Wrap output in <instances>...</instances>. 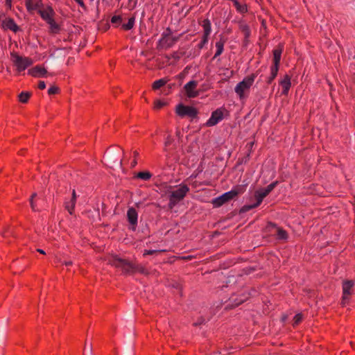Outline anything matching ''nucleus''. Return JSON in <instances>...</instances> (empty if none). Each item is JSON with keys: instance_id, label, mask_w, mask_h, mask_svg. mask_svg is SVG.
Returning <instances> with one entry per match:
<instances>
[{"instance_id": "4be33fe9", "label": "nucleus", "mask_w": 355, "mask_h": 355, "mask_svg": "<svg viewBox=\"0 0 355 355\" xmlns=\"http://www.w3.org/2000/svg\"><path fill=\"white\" fill-rule=\"evenodd\" d=\"M239 29L243 33L245 40L247 41L251 34V31H250V26L247 24L243 22V21H241L239 23Z\"/></svg>"}, {"instance_id": "a18cd8bd", "label": "nucleus", "mask_w": 355, "mask_h": 355, "mask_svg": "<svg viewBox=\"0 0 355 355\" xmlns=\"http://www.w3.org/2000/svg\"><path fill=\"white\" fill-rule=\"evenodd\" d=\"M76 191L73 189V191H72V197H71V200H73V201H76Z\"/></svg>"}, {"instance_id": "3c124183", "label": "nucleus", "mask_w": 355, "mask_h": 355, "mask_svg": "<svg viewBox=\"0 0 355 355\" xmlns=\"http://www.w3.org/2000/svg\"><path fill=\"white\" fill-rule=\"evenodd\" d=\"M196 177H197V175H196V174H192V175L190 176V178L193 179V178H196Z\"/></svg>"}, {"instance_id": "ddd939ff", "label": "nucleus", "mask_w": 355, "mask_h": 355, "mask_svg": "<svg viewBox=\"0 0 355 355\" xmlns=\"http://www.w3.org/2000/svg\"><path fill=\"white\" fill-rule=\"evenodd\" d=\"M198 82L191 80L188 82L184 87L187 96L189 98H196L199 95V92L196 90Z\"/></svg>"}, {"instance_id": "aec40b11", "label": "nucleus", "mask_w": 355, "mask_h": 355, "mask_svg": "<svg viewBox=\"0 0 355 355\" xmlns=\"http://www.w3.org/2000/svg\"><path fill=\"white\" fill-rule=\"evenodd\" d=\"M273 53V64L271 67H276L277 68H279V64L281 61L282 58V49L279 47L277 49H275L272 51Z\"/></svg>"}, {"instance_id": "c85d7f7f", "label": "nucleus", "mask_w": 355, "mask_h": 355, "mask_svg": "<svg viewBox=\"0 0 355 355\" xmlns=\"http://www.w3.org/2000/svg\"><path fill=\"white\" fill-rule=\"evenodd\" d=\"M76 201H73V200H70L69 201H66L65 205V209L69 211L70 214H73V211L75 208Z\"/></svg>"}, {"instance_id": "a211bd4d", "label": "nucleus", "mask_w": 355, "mask_h": 355, "mask_svg": "<svg viewBox=\"0 0 355 355\" xmlns=\"http://www.w3.org/2000/svg\"><path fill=\"white\" fill-rule=\"evenodd\" d=\"M279 85L282 87V94L287 95L291 87V76L286 74L284 78L279 81Z\"/></svg>"}, {"instance_id": "72a5a7b5", "label": "nucleus", "mask_w": 355, "mask_h": 355, "mask_svg": "<svg viewBox=\"0 0 355 355\" xmlns=\"http://www.w3.org/2000/svg\"><path fill=\"white\" fill-rule=\"evenodd\" d=\"M209 41V37H206V36H204L202 35V39H201V41L200 42V43L198 44V48L199 49H202L204 48V46H205V44H207Z\"/></svg>"}, {"instance_id": "39448f33", "label": "nucleus", "mask_w": 355, "mask_h": 355, "mask_svg": "<svg viewBox=\"0 0 355 355\" xmlns=\"http://www.w3.org/2000/svg\"><path fill=\"white\" fill-rule=\"evenodd\" d=\"M181 34L178 36L172 35V31L167 28L161 35L158 42V47L160 49H168L171 48L180 40Z\"/></svg>"}, {"instance_id": "9b49d317", "label": "nucleus", "mask_w": 355, "mask_h": 355, "mask_svg": "<svg viewBox=\"0 0 355 355\" xmlns=\"http://www.w3.org/2000/svg\"><path fill=\"white\" fill-rule=\"evenodd\" d=\"M25 6L28 13H38V10L43 8L42 0H25Z\"/></svg>"}, {"instance_id": "37998d69", "label": "nucleus", "mask_w": 355, "mask_h": 355, "mask_svg": "<svg viewBox=\"0 0 355 355\" xmlns=\"http://www.w3.org/2000/svg\"><path fill=\"white\" fill-rule=\"evenodd\" d=\"M38 88L40 89H44L46 88V84L44 81L40 80L38 83Z\"/></svg>"}, {"instance_id": "f8f14e48", "label": "nucleus", "mask_w": 355, "mask_h": 355, "mask_svg": "<svg viewBox=\"0 0 355 355\" xmlns=\"http://www.w3.org/2000/svg\"><path fill=\"white\" fill-rule=\"evenodd\" d=\"M266 196H267L261 189H258V190L255 191L254 195V198L255 199V202L250 204V205H245L243 207V209L245 211H249L250 209H254V208L259 207L261 204L263 200Z\"/></svg>"}, {"instance_id": "20e7f679", "label": "nucleus", "mask_w": 355, "mask_h": 355, "mask_svg": "<svg viewBox=\"0 0 355 355\" xmlns=\"http://www.w3.org/2000/svg\"><path fill=\"white\" fill-rule=\"evenodd\" d=\"M257 76V73H251L245 77L242 81L239 82L234 88L236 94L239 96L240 99H243L246 97L245 92L249 91L252 86L255 78Z\"/></svg>"}, {"instance_id": "bb28decb", "label": "nucleus", "mask_w": 355, "mask_h": 355, "mask_svg": "<svg viewBox=\"0 0 355 355\" xmlns=\"http://www.w3.org/2000/svg\"><path fill=\"white\" fill-rule=\"evenodd\" d=\"M135 23V17L132 16L128 19V23L122 24L121 27L125 31H130L134 27Z\"/></svg>"}, {"instance_id": "49530a36", "label": "nucleus", "mask_w": 355, "mask_h": 355, "mask_svg": "<svg viewBox=\"0 0 355 355\" xmlns=\"http://www.w3.org/2000/svg\"><path fill=\"white\" fill-rule=\"evenodd\" d=\"M137 164V159L134 158L132 162H131V166L135 167Z\"/></svg>"}, {"instance_id": "9d476101", "label": "nucleus", "mask_w": 355, "mask_h": 355, "mask_svg": "<svg viewBox=\"0 0 355 355\" xmlns=\"http://www.w3.org/2000/svg\"><path fill=\"white\" fill-rule=\"evenodd\" d=\"M267 229L269 231L272 232V230L275 231V236L278 240L286 241L288 239V234L286 230H283L281 227H279L276 225V224L273 223H268L267 225Z\"/></svg>"}, {"instance_id": "2f4dec72", "label": "nucleus", "mask_w": 355, "mask_h": 355, "mask_svg": "<svg viewBox=\"0 0 355 355\" xmlns=\"http://www.w3.org/2000/svg\"><path fill=\"white\" fill-rule=\"evenodd\" d=\"M30 96H31V94L28 92H22L19 95V100L20 102L25 103L28 101Z\"/></svg>"}, {"instance_id": "79ce46f5", "label": "nucleus", "mask_w": 355, "mask_h": 355, "mask_svg": "<svg viewBox=\"0 0 355 355\" xmlns=\"http://www.w3.org/2000/svg\"><path fill=\"white\" fill-rule=\"evenodd\" d=\"M81 8L85 9L86 6L83 0H74Z\"/></svg>"}, {"instance_id": "dca6fc26", "label": "nucleus", "mask_w": 355, "mask_h": 355, "mask_svg": "<svg viewBox=\"0 0 355 355\" xmlns=\"http://www.w3.org/2000/svg\"><path fill=\"white\" fill-rule=\"evenodd\" d=\"M184 53L180 51H174L171 54H166L164 56L166 65H175L179 60L183 56Z\"/></svg>"}, {"instance_id": "e433bc0d", "label": "nucleus", "mask_w": 355, "mask_h": 355, "mask_svg": "<svg viewBox=\"0 0 355 355\" xmlns=\"http://www.w3.org/2000/svg\"><path fill=\"white\" fill-rule=\"evenodd\" d=\"M58 90H59L58 87H57L55 86H51L48 89V94L49 95L55 94L58 92Z\"/></svg>"}, {"instance_id": "a878e982", "label": "nucleus", "mask_w": 355, "mask_h": 355, "mask_svg": "<svg viewBox=\"0 0 355 355\" xmlns=\"http://www.w3.org/2000/svg\"><path fill=\"white\" fill-rule=\"evenodd\" d=\"M46 23L49 26L50 32L52 33H57L60 31V27L58 24L55 21V19H51L49 21H46Z\"/></svg>"}, {"instance_id": "7ed1b4c3", "label": "nucleus", "mask_w": 355, "mask_h": 355, "mask_svg": "<svg viewBox=\"0 0 355 355\" xmlns=\"http://www.w3.org/2000/svg\"><path fill=\"white\" fill-rule=\"evenodd\" d=\"M245 191V188L241 185L234 187L231 191L225 192L218 198L213 199L212 204L214 207H218L225 202L234 199L237 196L242 194Z\"/></svg>"}, {"instance_id": "6e6552de", "label": "nucleus", "mask_w": 355, "mask_h": 355, "mask_svg": "<svg viewBox=\"0 0 355 355\" xmlns=\"http://www.w3.org/2000/svg\"><path fill=\"white\" fill-rule=\"evenodd\" d=\"M176 113L181 117H184L185 116H188L191 118H195L197 116L198 111L197 110L191 106L184 105L182 104H179L176 107Z\"/></svg>"}, {"instance_id": "473e14b6", "label": "nucleus", "mask_w": 355, "mask_h": 355, "mask_svg": "<svg viewBox=\"0 0 355 355\" xmlns=\"http://www.w3.org/2000/svg\"><path fill=\"white\" fill-rule=\"evenodd\" d=\"M122 21V17L120 15H114L111 18V23L115 24V27H117L119 24H121Z\"/></svg>"}, {"instance_id": "c03bdc74", "label": "nucleus", "mask_w": 355, "mask_h": 355, "mask_svg": "<svg viewBox=\"0 0 355 355\" xmlns=\"http://www.w3.org/2000/svg\"><path fill=\"white\" fill-rule=\"evenodd\" d=\"M6 6L10 9L12 8V0H6Z\"/></svg>"}, {"instance_id": "412c9836", "label": "nucleus", "mask_w": 355, "mask_h": 355, "mask_svg": "<svg viewBox=\"0 0 355 355\" xmlns=\"http://www.w3.org/2000/svg\"><path fill=\"white\" fill-rule=\"evenodd\" d=\"M201 25L203 28V35L209 37L211 33V24L210 20L205 19Z\"/></svg>"}, {"instance_id": "393cba45", "label": "nucleus", "mask_w": 355, "mask_h": 355, "mask_svg": "<svg viewBox=\"0 0 355 355\" xmlns=\"http://www.w3.org/2000/svg\"><path fill=\"white\" fill-rule=\"evenodd\" d=\"M279 68L275 67H270V74L266 79L268 85H270L274 79L277 77L278 73Z\"/></svg>"}, {"instance_id": "f03ea898", "label": "nucleus", "mask_w": 355, "mask_h": 355, "mask_svg": "<svg viewBox=\"0 0 355 355\" xmlns=\"http://www.w3.org/2000/svg\"><path fill=\"white\" fill-rule=\"evenodd\" d=\"M168 191V206L170 208L174 207L178 203L182 200L189 191V187L185 184H180Z\"/></svg>"}, {"instance_id": "f3484780", "label": "nucleus", "mask_w": 355, "mask_h": 355, "mask_svg": "<svg viewBox=\"0 0 355 355\" xmlns=\"http://www.w3.org/2000/svg\"><path fill=\"white\" fill-rule=\"evenodd\" d=\"M47 73L46 69L40 65H36L28 71V74L37 78L46 77Z\"/></svg>"}, {"instance_id": "de8ad7c7", "label": "nucleus", "mask_w": 355, "mask_h": 355, "mask_svg": "<svg viewBox=\"0 0 355 355\" xmlns=\"http://www.w3.org/2000/svg\"><path fill=\"white\" fill-rule=\"evenodd\" d=\"M133 156H134V158L137 159V157L139 156V153L137 150H135L133 152Z\"/></svg>"}, {"instance_id": "58836bf2", "label": "nucleus", "mask_w": 355, "mask_h": 355, "mask_svg": "<svg viewBox=\"0 0 355 355\" xmlns=\"http://www.w3.org/2000/svg\"><path fill=\"white\" fill-rule=\"evenodd\" d=\"M164 105H165V103H164V102H163V101H159V100L156 101L155 102V109H160V108H162V107H164Z\"/></svg>"}, {"instance_id": "4468645a", "label": "nucleus", "mask_w": 355, "mask_h": 355, "mask_svg": "<svg viewBox=\"0 0 355 355\" xmlns=\"http://www.w3.org/2000/svg\"><path fill=\"white\" fill-rule=\"evenodd\" d=\"M38 14L44 21H48L51 19H53L55 15L53 7L51 5H47L45 8H42L38 10Z\"/></svg>"}, {"instance_id": "423d86ee", "label": "nucleus", "mask_w": 355, "mask_h": 355, "mask_svg": "<svg viewBox=\"0 0 355 355\" xmlns=\"http://www.w3.org/2000/svg\"><path fill=\"white\" fill-rule=\"evenodd\" d=\"M10 56L12 63L19 73L24 71L33 63L31 58L23 57L15 52H12Z\"/></svg>"}, {"instance_id": "2eb2a0df", "label": "nucleus", "mask_w": 355, "mask_h": 355, "mask_svg": "<svg viewBox=\"0 0 355 355\" xmlns=\"http://www.w3.org/2000/svg\"><path fill=\"white\" fill-rule=\"evenodd\" d=\"M127 219L131 225V230L135 231L138 223V213L133 207H130L127 211Z\"/></svg>"}, {"instance_id": "1a4fd4ad", "label": "nucleus", "mask_w": 355, "mask_h": 355, "mask_svg": "<svg viewBox=\"0 0 355 355\" xmlns=\"http://www.w3.org/2000/svg\"><path fill=\"white\" fill-rule=\"evenodd\" d=\"M223 119V110L221 108H218L211 113L210 118L207 121L205 125L207 127H211L216 125Z\"/></svg>"}, {"instance_id": "b1692460", "label": "nucleus", "mask_w": 355, "mask_h": 355, "mask_svg": "<svg viewBox=\"0 0 355 355\" xmlns=\"http://www.w3.org/2000/svg\"><path fill=\"white\" fill-rule=\"evenodd\" d=\"M234 6L236 8V11L241 15H244L248 11V6L245 3H242L240 1H235Z\"/></svg>"}, {"instance_id": "6ab92c4d", "label": "nucleus", "mask_w": 355, "mask_h": 355, "mask_svg": "<svg viewBox=\"0 0 355 355\" xmlns=\"http://www.w3.org/2000/svg\"><path fill=\"white\" fill-rule=\"evenodd\" d=\"M2 26L4 28L9 29V30L13 31L14 33H17L19 29V26L15 23L14 19H12L11 18H8V19L3 20L2 22Z\"/></svg>"}, {"instance_id": "f704fd0d", "label": "nucleus", "mask_w": 355, "mask_h": 355, "mask_svg": "<svg viewBox=\"0 0 355 355\" xmlns=\"http://www.w3.org/2000/svg\"><path fill=\"white\" fill-rule=\"evenodd\" d=\"M302 320V315L300 313L296 314L293 318V325L297 326L298 325Z\"/></svg>"}, {"instance_id": "cd10ccee", "label": "nucleus", "mask_w": 355, "mask_h": 355, "mask_svg": "<svg viewBox=\"0 0 355 355\" xmlns=\"http://www.w3.org/2000/svg\"><path fill=\"white\" fill-rule=\"evenodd\" d=\"M278 184V182L277 181H275L272 183H270V184H268L266 187L265 188H261L260 189L266 196H268L275 187Z\"/></svg>"}, {"instance_id": "5701e85b", "label": "nucleus", "mask_w": 355, "mask_h": 355, "mask_svg": "<svg viewBox=\"0 0 355 355\" xmlns=\"http://www.w3.org/2000/svg\"><path fill=\"white\" fill-rule=\"evenodd\" d=\"M224 45H225V41L223 40H220L219 41H217L216 42L215 46H216V53L214 54L213 59L216 58L217 57H218L219 55H220L223 53V50H224Z\"/></svg>"}, {"instance_id": "09e8293b", "label": "nucleus", "mask_w": 355, "mask_h": 355, "mask_svg": "<svg viewBox=\"0 0 355 355\" xmlns=\"http://www.w3.org/2000/svg\"><path fill=\"white\" fill-rule=\"evenodd\" d=\"M64 263L66 266H69L72 264V262L71 261H65Z\"/></svg>"}, {"instance_id": "c756f323", "label": "nucleus", "mask_w": 355, "mask_h": 355, "mask_svg": "<svg viewBox=\"0 0 355 355\" xmlns=\"http://www.w3.org/2000/svg\"><path fill=\"white\" fill-rule=\"evenodd\" d=\"M152 174L148 171H141L137 173V178L143 180H148L151 178Z\"/></svg>"}, {"instance_id": "7c9ffc66", "label": "nucleus", "mask_w": 355, "mask_h": 355, "mask_svg": "<svg viewBox=\"0 0 355 355\" xmlns=\"http://www.w3.org/2000/svg\"><path fill=\"white\" fill-rule=\"evenodd\" d=\"M166 83V80H165L164 79L162 78V79H159L157 80H155L153 84V88L154 89H160L162 87H163L164 85H165V84Z\"/></svg>"}, {"instance_id": "f257e3e1", "label": "nucleus", "mask_w": 355, "mask_h": 355, "mask_svg": "<svg viewBox=\"0 0 355 355\" xmlns=\"http://www.w3.org/2000/svg\"><path fill=\"white\" fill-rule=\"evenodd\" d=\"M109 263L116 268L121 269L122 272L125 274L131 275L136 272L141 274L147 273V270L144 266L135 264L125 259H121L117 256L111 257L109 259Z\"/></svg>"}, {"instance_id": "0eeeda50", "label": "nucleus", "mask_w": 355, "mask_h": 355, "mask_svg": "<svg viewBox=\"0 0 355 355\" xmlns=\"http://www.w3.org/2000/svg\"><path fill=\"white\" fill-rule=\"evenodd\" d=\"M355 282L353 280H345L343 282V297L341 305L345 306L349 302L350 296L354 294L353 287Z\"/></svg>"}, {"instance_id": "c9c22d12", "label": "nucleus", "mask_w": 355, "mask_h": 355, "mask_svg": "<svg viewBox=\"0 0 355 355\" xmlns=\"http://www.w3.org/2000/svg\"><path fill=\"white\" fill-rule=\"evenodd\" d=\"M173 139V138L168 135L165 139L164 146H165V150H168L167 148L172 144Z\"/></svg>"}, {"instance_id": "8fccbe9b", "label": "nucleus", "mask_w": 355, "mask_h": 355, "mask_svg": "<svg viewBox=\"0 0 355 355\" xmlns=\"http://www.w3.org/2000/svg\"><path fill=\"white\" fill-rule=\"evenodd\" d=\"M37 252H39L40 253H41L42 254H45V252L42 249H37Z\"/></svg>"}, {"instance_id": "ea45409f", "label": "nucleus", "mask_w": 355, "mask_h": 355, "mask_svg": "<svg viewBox=\"0 0 355 355\" xmlns=\"http://www.w3.org/2000/svg\"><path fill=\"white\" fill-rule=\"evenodd\" d=\"M157 252L158 251L155 250H145L144 252V256L152 255Z\"/></svg>"}, {"instance_id": "4c0bfd02", "label": "nucleus", "mask_w": 355, "mask_h": 355, "mask_svg": "<svg viewBox=\"0 0 355 355\" xmlns=\"http://www.w3.org/2000/svg\"><path fill=\"white\" fill-rule=\"evenodd\" d=\"M37 196L36 193H33L31 197V199H30V203H31V208L33 211H37V208L36 207L35 203H34V201H33V199L34 198Z\"/></svg>"}, {"instance_id": "a19ab883", "label": "nucleus", "mask_w": 355, "mask_h": 355, "mask_svg": "<svg viewBox=\"0 0 355 355\" xmlns=\"http://www.w3.org/2000/svg\"><path fill=\"white\" fill-rule=\"evenodd\" d=\"M234 302L235 306H239V304H242L243 302L246 300V297L240 299L239 300H234L233 298L231 299Z\"/></svg>"}]
</instances>
